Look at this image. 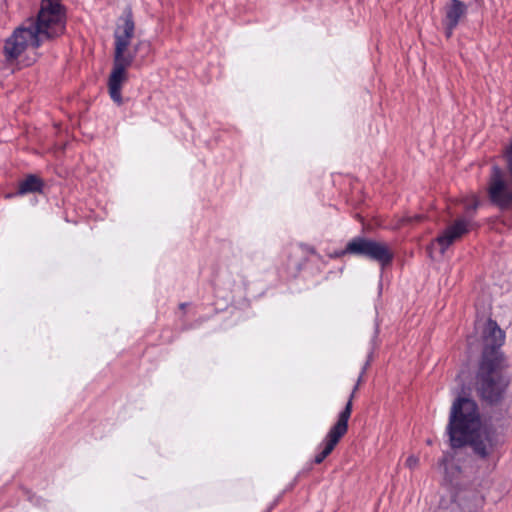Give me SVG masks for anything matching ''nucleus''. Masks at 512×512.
Masks as SVG:
<instances>
[{
    "label": "nucleus",
    "instance_id": "obj_1",
    "mask_svg": "<svg viewBox=\"0 0 512 512\" xmlns=\"http://www.w3.org/2000/svg\"><path fill=\"white\" fill-rule=\"evenodd\" d=\"M482 352L475 373V389L479 398L490 405L500 403L512 381L509 360L502 351L505 332L489 318L482 332Z\"/></svg>",
    "mask_w": 512,
    "mask_h": 512
},
{
    "label": "nucleus",
    "instance_id": "obj_2",
    "mask_svg": "<svg viewBox=\"0 0 512 512\" xmlns=\"http://www.w3.org/2000/svg\"><path fill=\"white\" fill-rule=\"evenodd\" d=\"M66 30V14L61 0H42L36 18H29L5 40L3 53L8 62L16 61L29 49L60 37Z\"/></svg>",
    "mask_w": 512,
    "mask_h": 512
},
{
    "label": "nucleus",
    "instance_id": "obj_3",
    "mask_svg": "<svg viewBox=\"0 0 512 512\" xmlns=\"http://www.w3.org/2000/svg\"><path fill=\"white\" fill-rule=\"evenodd\" d=\"M447 433L453 449L469 445L481 459H487L498 443L493 427H481L478 405L468 397H458L453 402Z\"/></svg>",
    "mask_w": 512,
    "mask_h": 512
},
{
    "label": "nucleus",
    "instance_id": "obj_4",
    "mask_svg": "<svg viewBox=\"0 0 512 512\" xmlns=\"http://www.w3.org/2000/svg\"><path fill=\"white\" fill-rule=\"evenodd\" d=\"M115 57L114 65L108 80V92L111 99L118 105L123 103L121 96L122 84L126 77L128 62L124 52L128 48V18L123 19V24L115 32Z\"/></svg>",
    "mask_w": 512,
    "mask_h": 512
},
{
    "label": "nucleus",
    "instance_id": "obj_5",
    "mask_svg": "<svg viewBox=\"0 0 512 512\" xmlns=\"http://www.w3.org/2000/svg\"><path fill=\"white\" fill-rule=\"evenodd\" d=\"M354 255L376 262L384 270L390 266L394 259V252L389 244L383 241H377L365 236H356L346 245L345 249L338 255Z\"/></svg>",
    "mask_w": 512,
    "mask_h": 512
},
{
    "label": "nucleus",
    "instance_id": "obj_6",
    "mask_svg": "<svg viewBox=\"0 0 512 512\" xmlns=\"http://www.w3.org/2000/svg\"><path fill=\"white\" fill-rule=\"evenodd\" d=\"M378 336V327L375 328L374 336L371 341L372 349L368 354V359L365 362L361 373L358 377V381L356 385L354 386L350 397L344 407V409L339 413L337 422L329 429L327 435L323 439V441L319 444L318 448L321 449L326 456L328 457L331 452L334 450L335 446L338 444L340 439L347 433L348 430V421L351 416L352 412V400L354 398V394L356 390L358 389L359 383L361 382L362 376L365 373L367 367L370 365V361L373 357V350L375 347V341Z\"/></svg>",
    "mask_w": 512,
    "mask_h": 512
},
{
    "label": "nucleus",
    "instance_id": "obj_7",
    "mask_svg": "<svg viewBox=\"0 0 512 512\" xmlns=\"http://www.w3.org/2000/svg\"><path fill=\"white\" fill-rule=\"evenodd\" d=\"M487 193L492 205L501 210L512 208V182L506 181L502 169L496 165L491 170Z\"/></svg>",
    "mask_w": 512,
    "mask_h": 512
},
{
    "label": "nucleus",
    "instance_id": "obj_8",
    "mask_svg": "<svg viewBox=\"0 0 512 512\" xmlns=\"http://www.w3.org/2000/svg\"><path fill=\"white\" fill-rule=\"evenodd\" d=\"M482 505L483 499L476 494L458 495L456 499L442 498L435 512H478Z\"/></svg>",
    "mask_w": 512,
    "mask_h": 512
},
{
    "label": "nucleus",
    "instance_id": "obj_9",
    "mask_svg": "<svg viewBox=\"0 0 512 512\" xmlns=\"http://www.w3.org/2000/svg\"><path fill=\"white\" fill-rule=\"evenodd\" d=\"M468 6L461 0H448L444 6L442 24L445 35L450 38L462 18L467 15Z\"/></svg>",
    "mask_w": 512,
    "mask_h": 512
},
{
    "label": "nucleus",
    "instance_id": "obj_10",
    "mask_svg": "<svg viewBox=\"0 0 512 512\" xmlns=\"http://www.w3.org/2000/svg\"><path fill=\"white\" fill-rule=\"evenodd\" d=\"M470 222V220L465 218L457 219L452 225L448 226L437 236L435 242L440 246L441 254H444L455 240L459 239L469 231Z\"/></svg>",
    "mask_w": 512,
    "mask_h": 512
},
{
    "label": "nucleus",
    "instance_id": "obj_11",
    "mask_svg": "<svg viewBox=\"0 0 512 512\" xmlns=\"http://www.w3.org/2000/svg\"><path fill=\"white\" fill-rule=\"evenodd\" d=\"M43 188V181L36 175H28L18 185V195L27 193L41 192Z\"/></svg>",
    "mask_w": 512,
    "mask_h": 512
},
{
    "label": "nucleus",
    "instance_id": "obj_12",
    "mask_svg": "<svg viewBox=\"0 0 512 512\" xmlns=\"http://www.w3.org/2000/svg\"><path fill=\"white\" fill-rule=\"evenodd\" d=\"M150 51V45L146 42H141L139 45L135 47V57L139 55L141 58H144Z\"/></svg>",
    "mask_w": 512,
    "mask_h": 512
},
{
    "label": "nucleus",
    "instance_id": "obj_13",
    "mask_svg": "<svg viewBox=\"0 0 512 512\" xmlns=\"http://www.w3.org/2000/svg\"><path fill=\"white\" fill-rule=\"evenodd\" d=\"M419 464V458L415 455H410L407 459H406V462H405V465L409 468V469H414L418 466Z\"/></svg>",
    "mask_w": 512,
    "mask_h": 512
},
{
    "label": "nucleus",
    "instance_id": "obj_14",
    "mask_svg": "<svg viewBox=\"0 0 512 512\" xmlns=\"http://www.w3.org/2000/svg\"><path fill=\"white\" fill-rule=\"evenodd\" d=\"M327 458L326 454L320 449L318 453H316L313 463L321 464Z\"/></svg>",
    "mask_w": 512,
    "mask_h": 512
},
{
    "label": "nucleus",
    "instance_id": "obj_15",
    "mask_svg": "<svg viewBox=\"0 0 512 512\" xmlns=\"http://www.w3.org/2000/svg\"><path fill=\"white\" fill-rule=\"evenodd\" d=\"M478 206H479L478 200L474 199L472 203H470V204H468L466 206L467 213H469V214L470 213H472V214L475 213V211L477 210Z\"/></svg>",
    "mask_w": 512,
    "mask_h": 512
},
{
    "label": "nucleus",
    "instance_id": "obj_16",
    "mask_svg": "<svg viewBox=\"0 0 512 512\" xmlns=\"http://www.w3.org/2000/svg\"><path fill=\"white\" fill-rule=\"evenodd\" d=\"M133 27H134V24L132 21H130V26H129V29H130V38L132 37V30H133Z\"/></svg>",
    "mask_w": 512,
    "mask_h": 512
},
{
    "label": "nucleus",
    "instance_id": "obj_17",
    "mask_svg": "<svg viewBox=\"0 0 512 512\" xmlns=\"http://www.w3.org/2000/svg\"><path fill=\"white\" fill-rule=\"evenodd\" d=\"M186 306H187V303H181V304H180V309H185V308H186Z\"/></svg>",
    "mask_w": 512,
    "mask_h": 512
},
{
    "label": "nucleus",
    "instance_id": "obj_18",
    "mask_svg": "<svg viewBox=\"0 0 512 512\" xmlns=\"http://www.w3.org/2000/svg\"><path fill=\"white\" fill-rule=\"evenodd\" d=\"M135 62H136V59H135ZM129 63H130V66L134 63V59H132V56H131V55H130Z\"/></svg>",
    "mask_w": 512,
    "mask_h": 512
}]
</instances>
